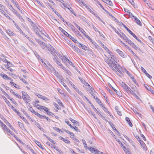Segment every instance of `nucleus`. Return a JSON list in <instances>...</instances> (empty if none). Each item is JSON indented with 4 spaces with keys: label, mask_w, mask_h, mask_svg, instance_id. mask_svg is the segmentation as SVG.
I'll list each match as a JSON object with an SVG mask.
<instances>
[{
    "label": "nucleus",
    "mask_w": 154,
    "mask_h": 154,
    "mask_svg": "<svg viewBox=\"0 0 154 154\" xmlns=\"http://www.w3.org/2000/svg\"><path fill=\"white\" fill-rule=\"evenodd\" d=\"M38 43L41 46V47L43 49H44L45 47H46V46L47 45V44H45L44 42H43L41 41H38Z\"/></svg>",
    "instance_id": "9b49d317"
},
{
    "label": "nucleus",
    "mask_w": 154,
    "mask_h": 154,
    "mask_svg": "<svg viewBox=\"0 0 154 154\" xmlns=\"http://www.w3.org/2000/svg\"><path fill=\"white\" fill-rule=\"evenodd\" d=\"M69 38L71 39L73 42H74L75 43H77V40L75 39V38L72 36L71 35H70L69 36Z\"/></svg>",
    "instance_id": "e433bc0d"
},
{
    "label": "nucleus",
    "mask_w": 154,
    "mask_h": 154,
    "mask_svg": "<svg viewBox=\"0 0 154 154\" xmlns=\"http://www.w3.org/2000/svg\"><path fill=\"white\" fill-rule=\"evenodd\" d=\"M91 91L90 92V94L93 97V98L95 99H97V97H96V95L95 94V93H96L95 92V91H94L93 89L92 88H91Z\"/></svg>",
    "instance_id": "6e6552de"
},
{
    "label": "nucleus",
    "mask_w": 154,
    "mask_h": 154,
    "mask_svg": "<svg viewBox=\"0 0 154 154\" xmlns=\"http://www.w3.org/2000/svg\"><path fill=\"white\" fill-rule=\"evenodd\" d=\"M3 98L4 99L6 103L8 105V106H10L11 105V104L9 102V101L5 97H4Z\"/></svg>",
    "instance_id": "79ce46f5"
},
{
    "label": "nucleus",
    "mask_w": 154,
    "mask_h": 154,
    "mask_svg": "<svg viewBox=\"0 0 154 154\" xmlns=\"http://www.w3.org/2000/svg\"><path fill=\"white\" fill-rule=\"evenodd\" d=\"M33 30L35 32V33L38 34H39V29L37 27V26H36L35 27H34L33 28Z\"/></svg>",
    "instance_id": "c85d7f7f"
},
{
    "label": "nucleus",
    "mask_w": 154,
    "mask_h": 154,
    "mask_svg": "<svg viewBox=\"0 0 154 154\" xmlns=\"http://www.w3.org/2000/svg\"><path fill=\"white\" fill-rule=\"evenodd\" d=\"M115 109L119 115L120 116H121L122 115L121 112L119 111L118 107L117 106H116L115 107Z\"/></svg>",
    "instance_id": "c756f323"
},
{
    "label": "nucleus",
    "mask_w": 154,
    "mask_h": 154,
    "mask_svg": "<svg viewBox=\"0 0 154 154\" xmlns=\"http://www.w3.org/2000/svg\"><path fill=\"white\" fill-rule=\"evenodd\" d=\"M0 12L2 14H3L6 17H7V16H8V15L5 13V12L4 11L2 10L1 11H0Z\"/></svg>",
    "instance_id": "0e129e2a"
},
{
    "label": "nucleus",
    "mask_w": 154,
    "mask_h": 154,
    "mask_svg": "<svg viewBox=\"0 0 154 154\" xmlns=\"http://www.w3.org/2000/svg\"><path fill=\"white\" fill-rule=\"evenodd\" d=\"M17 29L19 32L22 35L24 36L25 37H27V35H26L25 33L22 31L20 27Z\"/></svg>",
    "instance_id": "6ab92c4d"
},
{
    "label": "nucleus",
    "mask_w": 154,
    "mask_h": 154,
    "mask_svg": "<svg viewBox=\"0 0 154 154\" xmlns=\"http://www.w3.org/2000/svg\"><path fill=\"white\" fill-rule=\"evenodd\" d=\"M35 125L38 127V128L40 130L42 131H43L44 130V129L43 128L41 127V125H40V124L38 122H35Z\"/></svg>",
    "instance_id": "393cba45"
},
{
    "label": "nucleus",
    "mask_w": 154,
    "mask_h": 154,
    "mask_svg": "<svg viewBox=\"0 0 154 154\" xmlns=\"http://www.w3.org/2000/svg\"><path fill=\"white\" fill-rule=\"evenodd\" d=\"M90 12L91 13L93 14L97 18V17H98L97 14H95L94 12L91 9L90 10Z\"/></svg>",
    "instance_id": "e2e57ef3"
},
{
    "label": "nucleus",
    "mask_w": 154,
    "mask_h": 154,
    "mask_svg": "<svg viewBox=\"0 0 154 154\" xmlns=\"http://www.w3.org/2000/svg\"><path fill=\"white\" fill-rule=\"evenodd\" d=\"M73 23L76 27L82 33H85V31L82 28L79 26L75 22H74Z\"/></svg>",
    "instance_id": "1a4fd4ad"
},
{
    "label": "nucleus",
    "mask_w": 154,
    "mask_h": 154,
    "mask_svg": "<svg viewBox=\"0 0 154 154\" xmlns=\"http://www.w3.org/2000/svg\"><path fill=\"white\" fill-rule=\"evenodd\" d=\"M134 22L137 24L141 26V23L140 20L138 19L136 17H134Z\"/></svg>",
    "instance_id": "a211bd4d"
},
{
    "label": "nucleus",
    "mask_w": 154,
    "mask_h": 154,
    "mask_svg": "<svg viewBox=\"0 0 154 154\" xmlns=\"http://www.w3.org/2000/svg\"><path fill=\"white\" fill-rule=\"evenodd\" d=\"M121 85L122 88H123L125 91L129 87L125 82H122L121 83Z\"/></svg>",
    "instance_id": "f8f14e48"
},
{
    "label": "nucleus",
    "mask_w": 154,
    "mask_h": 154,
    "mask_svg": "<svg viewBox=\"0 0 154 154\" xmlns=\"http://www.w3.org/2000/svg\"><path fill=\"white\" fill-rule=\"evenodd\" d=\"M69 119L72 123L75 124L76 125H77V124H79V123L77 121L74 120V119L71 118H69Z\"/></svg>",
    "instance_id": "473e14b6"
},
{
    "label": "nucleus",
    "mask_w": 154,
    "mask_h": 154,
    "mask_svg": "<svg viewBox=\"0 0 154 154\" xmlns=\"http://www.w3.org/2000/svg\"><path fill=\"white\" fill-rule=\"evenodd\" d=\"M66 8L68 9L70 11V12L72 14L76 16V14L74 12V10L72 9V8H71V7H70V8L67 7L66 6Z\"/></svg>",
    "instance_id": "2f4dec72"
},
{
    "label": "nucleus",
    "mask_w": 154,
    "mask_h": 154,
    "mask_svg": "<svg viewBox=\"0 0 154 154\" xmlns=\"http://www.w3.org/2000/svg\"><path fill=\"white\" fill-rule=\"evenodd\" d=\"M60 30L61 31V32L66 36H67L68 37H69L70 35L69 34L66 32L63 29L61 28L60 27Z\"/></svg>",
    "instance_id": "ddd939ff"
},
{
    "label": "nucleus",
    "mask_w": 154,
    "mask_h": 154,
    "mask_svg": "<svg viewBox=\"0 0 154 154\" xmlns=\"http://www.w3.org/2000/svg\"><path fill=\"white\" fill-rule=\"evenodd\" d=\"M65 23L66 25L71 29L73 31H75L76 30V28L71 23L66 21L65 22Z\"/></svg>",
    "instance_id": "0eeeda50"
},
{
    "label": "nucleus",
    "mask_w": 154,
    "mask_h": 154,
    "mask_svg": "<svg viewBox=\"0 0 154 154\" xmlns=\"http://www.w3.org/2000/svg\"><path fill=\"white\" fill-rule=\"evenodd\" d=\"M46 113H47L48 115L52 116L53 115V114L52 112H50L49 111L48 112H46Z\"/></svg>",
    "instance_id": "774afa93"
},
{
    "label": "nucleus",
    "mask_w": 154,
    "mask_h": 154,
    "mask_svg": "<svg viewBox=\"0 0 154 154\" xmlns=\"http://www.w3.org/2000/svg\"><path fill=\"white\" fill-rule=\"evenodd\" d=\"M83 84L85 85V86H88L90 88H91V87L90 85L87 82H86L85 81Z\"/></svg>",
    "instance_id": "338daca9"
},
{
    "label": "nucleus",
    "mask_w": 154,
    "mask_h": 154,
    "mask_svg": "<svg viewBox=\"0 0 154 154\" xmlns=\"http://www.w3.org/2000/svg\"><path fill=\"white\" fill-rule=\"evenodd\" d=\"M46 47L48 50L50 51L51 54L53 56H54L55 53L53 51H52V50H54V49L53 47L51 46V45H47Z\"/></svg>",
    "instance_id": "20e7f679"
},
{
    "label": "nucleus",
    "mask_w": 154,
    "mask_h": 154,
    "mask_svg": "<svg viewBox=\"0 0 154 154\" xmlns=\"http://www.w3.org/2000/svg\"><path fill=\"white\" fill-rule=\"evenodd\" d=\"M0 75L5 79H7L8 77V76L5 74H2L0 73Z\"/></svg>",
    "instance_id": "37998d69"
},
{
    "label": "nucleus",
    "mask_w": 154,
    "mask_h": 154,
    "mask_svg": "<svg viewBox=\"0 0 154 154\" xmlns=\"http://www.w3.org/2000/svg\"><path fill=\"white\" fill-rule=\"evenodd\" d=\"M41 99L45 101H48L49 100L48 98L47 97L43 96H42Z\"/></svg>",
    "instance_id": "603ef678"
},
{
    "label": "nucleus",
    "mask_w": 154,
    "mask_h": 154,
    "mask_svg": "<svg viewBox=\"0 0 154 154\" xmlns=\"http://www.w3.org/2000/svg\"><path fill=\"white\" fill-rule=\"evenodd\" d=\"M141 68L142 72L145 74L146 76L150 79L152 78V77L147 72L145 69L142 66H141Z\"/></svg>",
    "instance_id": "423d86ee"
},
{
    "label": "nucleus",
    "mask_w": 154,
    "mask_h": 154,
    "mask_svg": "<svg viewBox=\"0 0 154 154\" xmlns=\"http://www.w3.org/2000/svg\"><path fill=\"white\" fill-rule=\"evenodd\" d=\"M116 51L117 53H118L122 57L124 58L125 57L126 55H125L119 49H117L116 50Z\"/></svg>",
    "instance_id": "9d476101"
},
{
    "label": "nucleus",
    "mask_w": 154,
    "mask_h": 154,
    "mask_svg": "<svg viewBox=\"0 0 154 154\" xmlns=\"http://www.w3.org/2000/svg\"><path fill=\"white\" fill-rule=\"evenodd\" d=\"M90 151L94 153L95 154V152H96V151H97V149H95L93 148V147H89L88 148Z\"/></svg>",
    "instance_id": "a878e982"
},
{
    "label": "nucleus",
    "mask_w": 154,
    "mask_h": 154,
    "mask_svg": "<svg viewBox=\"0 0 154 154\" xmlns=\"http://www.w3.org/2000/svg\"><path fill=\"white\" fill-rule=\"evenodd\" d=\"M35 143L37 144L38 145V146L40 148L42 149V150H44L45 149L44 148L42 147V146L40 142H38L37 141H36Z\"/></svg>",
    "instance_id": "72a5a7b5"
},
{
    "label": "nucleus",
    "mask_w": 154,
    "mask_h": 154,
    "mask_svg": "<svg viewBox=\"0 0 154 154\" xmlns=\"http://www.w3.org/2000/svg\"><path fill=\"white\" fill-rule=\"evenodd\" d=\"M80 47L82 48L85 51H86L87 50V47L85 45H81V46H80Z\"/></svg>",
    "instance_id": "864d4df0"
},
{
    "label": "nucleus",
    "mask_w": 154,
    "mask_h": 154,
    "mask_svg": "<svg viewBox=\"0 0 154 154\" xmlns=\"http://www.w3.org/2000/svg\"><path fill=\"white\" fill-rule=\"evenodd\" d=\"M76 91L78 93L80 94L81 96H83V94L78 89H76Z\"/></svg>",
    "instance_id": "49530a36"
},
{
    "label": "nucleus",
    "mask_w": 154,
    "mask_h": 154,
    "mask_svg": "<svg viewBox=\"0 0 154 154\" xmlns=\"http://www.w3.org/2000/svg\"><path fill=\"white\" fill-rule=\"evenodd\" d=\"M20 117L27 124H29L28 122L27 121V120L26 118L24 117L23 116H21V115L20 116Z\"/></svg>",
    "instance_id": "3c124183"
},
{
    "label": "nucleus",
    "mask_w": 154,
    "mask_h": 154,
    "mask_svg": "<svg viewBox=\"0 0 154 154\" xmlns=\"http://www.w3.org/2000/svg\"><path fill=\"white\" fill-rule=\"evenodd\" d=\"M124 151L126 154H132L131 152L128 149L124 150Z\"/></svg>",
    "instance_id": "680f3d73"
},
{
    "label": "nucleus",
    "mask_w": 154,
    "mask_h": 154,
    "mask_svg": "<svg viewBox=\"0 0 154 154\" xmlns=\"http://www.w3.org/2000/svg\"><path fill=\"white\" fill-rule=\"evenodd\" d=\"M75 34H76V35H79V36L80 37H81L82 36H81V34H80L79 32L76 29V30L75 31H73Z\"/></svg>",
    "instance_id": "a18cd8bd"
},
{
    "label": "nucleus",
    "mask_w": 154,
    "mask_h": 154,
    "mask_svg": "<svg viewBox=\"0 0 154 154\" xmlns=\"http://www.w3.org/2000/svg\"><path fill=\"white\" fill-rule=\"evenodd\" d=\"M126 91L128 93L131 94L132 95H133V94H134V92L133 90H132L129 87L126 90Z\"/></svg>",
    "instance_id": "f3484780"
},
{
    "label": "nucleus",
    "mask_w": 154,
    "mask_h": 154,
    "mask_svg": "<svg viewBox=\"0 0 154 154\" xmlns=\"http://www.w3.org/2000/svg\"><path fill=\"white\" fill-rule=\"evenodd\" d=\"M6 32L10 36H14L15 35L14 33L9 29L6 30Z\"/></svg>",
    "instance_id": "4468645a"
},
{
    "label": "nucleus",
    "mask_w": 154,
    "mask_h": 154,
    "mask_svg": "<svg viewBox=\"0 0 154 154\" xmlns=\"http://www.w3.org/2000/svg\"><path fill=\"white\" fill-rule=\"evenodd\" d=\"M100 44L101 45L102 47L105 50H107L108 51H109V50L108 49V48H107L104 45V44L103 43L101 42H100Z\"/></svg>",
    "instance_id": "de8ad7c7"
},
{
    "label": "nucleus",
    "mask_w": 154,
    "mask_h": 154,
    "mask_svg": "<svg viewBox=\"0 0 154 154\" xmlns=\"http://www.w3.org/2000/svg\"><path fill=\"white\" fill-rule=\"evenodd\" d=\"M13 136L18 141H19L20 142L21 141L13 133Z\"/></svg>",
    "instance_id": "69168bd1"
},
{
    "label": "nucleus",
    "mask_w": 154,
    "mask_h": 154,
    "mask_svg": "<svg viewBox=\"0 0 154 154\" xmlns=\"http://www.w3.org/2000/svg\"><path fill=\"white\" fill-rule=\"evenodd\" d=\"M128 1L131 3L134 8H137V5L134 3V2L133 0H128Z\"/></svg>",
    "instance_id": "7c9ffc66"
},
{
    "label": "nucleus",
    "mask_w": 154,
    "mask_h": 154,
    "mask_svg": "<svg viewBox=\"0 0 154 154\" xmlns=\"http://www.w3.org/2000/svg\"><path fill=\"white\" fill-rule=\"evenodd\" d=\"M122 25L128 31V32L132 35L137 40L141 42V40L139 39L134 33H133L132 31L128 28L124 24L122 23Z\"/></svg>",
    "instance_id": "f03ea898"
},
{
    "label": "nucleus",
    "mask_w": 154,
    "mask_h": 154,
    "mask_svg": "<svg viewBox=\"0 0 154 154\" xmlns=\"http://www.w3.org/2000/svg\"><path fill=\"white\" fill-rule=\"evenodd\" d=\"M105 3L109 5L110 6H112L113 5L112 1L110 0H105Z\"/></svg>",
    "instance_id": "b1692460"
},
{
    "label": "nucleus",
    "mask_w": 154,
    "mask_h": 154,
    "mask_svg": "<svg viewBox=\"0 0 154 154\" xmlns=\"http://www.w3.org/2000/svg\"><path fill=\"white\" fill-rule=\"evenodd\" d=\"M79 79L81 81V82L83 84L84 82H85V80H84L82 78L80 77H78Z\"/></svg>",
    "instance_id": "052dcab7"
},
{
    "label": "nucleus",
    "mask_w": 154,
    "mask_h": 154,
    "mask_svg": "<svg viewBox=\"0 0 154 154\" xmlns=\"http://www.w3.org/2000/svg\"><path fill=\"white\" fill-rule=\"evenodd\" d=\"M54 57L53 58V60L54 61L57 63L58 61H59L58 60V58L57 57V56L55 55V54L54 56Z\"/></svg>",
    "instance_id": "4c0bfd02"
},
{
    "label": "nucleus",
    "mask_w": 154,
    "mask_h": 154,
    "mask_svg": "<svg viewBox=\"0 0 154 154\" xmlns=\"http://www.w3.org/2000/svg\"><path fill=\"white\" fill-rule=\"evenodd\" d=\"M19 78L24 83H25L26 85L28 84V83L26 81V80L24 79L22 77H20Z\"/></svg>",
    "instance_id": "a19ab883"
},
{
    "label": "nucleus",
    "mask_w": 154,
    "mask_h": 154,
    "mask_svg": "<svg viewBox=\"0 0 154 154\" xmlns=\"http://www.w3.org/2000/svg\"><path fill=\"white\" fill-rule=\"evenodd\" d=\"M59 138L60 140L66 143H70V141L68 140L66 138H64L62 137H60Z\"/></svg>",
    "instance_id": "dca6fc26"
},
{
    "label": "nucleus",
    "mask_w": 154,
    "mask_h": 154,
    "mask_svg": "<svg viewBox=\"0 0 154 154\" xmlns=\"http://www.w3.org/2000/svg\"><path fill=\"white\" fill-rule=\"evenodd\" d=\"M82 142L83 143L85 148L86 149H88V148L87 147V143L86 142V141H85V140H82Z\"/></svg>",
    "instance_id": "ea45409f"
},
{
    "label": "nucleus",
    "mask_w": 154,
    "mask_h": 154,
    "mask_svg": "<svg viewBox=\"0 0 154 154\" xmlns=\"http://www.w3.org/2000/svg\"><path fill=\"white\" fill-rule=\"evenodd\" d=\"M2 119H3L4 121V122L6 124V125L10 127V128H11L12 126L11 125V124H10V123L8 122V121L5 119V118H3V119L2 118Z\"/></svg>",
    "instance_id": "cd10ccee"
},
{
    "label": "nucleus",
    "mask_w": 154,
    "mask_h": 154,
    "mask_svg": "<svg viewBox=\"0 0 154 154\" xmlns=\"http://www.w3.org/2000/svg\"><path fill=\"white\" fill-rule=\"evenodd\" d=\"M73 50L74 51L78 53H80L81 51L80 50L76 47Z\"/></svg>",
    "instance_id": "09e8293b"
},
{
    "label": "nucleus",
    "mask_w": 154,
    "mask_h": 154,
    "mask_svg": "<svg viewBox=\"0 0 154 154\" xmlns=\"http://www.w3.org/2000/svg\"><path fill=\"white\" fill-rule=\"evenodd\" d=\"M131 46L136 50H138L140 52H142L141 50L135 44H134V43L131 45Z\"/></svg>",
    "instance_id": "aec40b11"
},
{
    "label": "nucleus",
    "mask_w": 154,
    "mask_h": 154,
    "mask_svg": "<svg viewBox=\"0 0 154 154\" xmlns=\"http://www.w3.org/2000/svg\"><path fill=\"white\" fill-rule=\"evenodd\" d=\"M37 106H38V107H37V109L41 111H42V110H45V109H47V107L44 106H42L39 105H37Z\"/></svg>",
    "instance_id": "4be33fe9"
},
{
    "label": "nucleus",
    "mask_w": 154,
    "mask_h": 154,
    "mask_svg": "<svg viewBox=\"0 0 154 154\" xmlns=\"http://www.w3.org/2000/svg\"><path fill=\"white\" fill-rule=\"evenodd\" d=\"M54 52L55 53V54L56 53L59 57L61 58L62 57V55L59 54V53L56 51H55Z\"/></svg>",
    "instance_id": "5fc2aeb1"
},
{
    "label": "nucleus",
    "mask_w": 154,
    "mask_h": 154,
    "mask_svg": "<svg viewBox=\"0 0 154 154\" xmlns=\"http://www.w3.org/2000/svg\"><path fill=\"white\" fill-rule=\"evenodd\" d=\"M15 97H16L17 98H19V99H21V96L19 94L15 93L14 95Z\"/></svg>",
    "instance_id": "bf43d9fd"
},
{
    "label": "nucleus",
    "mask_w": 154,
    "mask_h": 154,
    "mask_svg": "<svg viewBox=\"0 0 154 154\" xmlns=\"http://www.w3.org/2000/svg\"><path fill=\"white\" fill-rule=\"evenodd\" d=\"M18 123L19 126L20 128L22 129L24 128L23 124V123L18 122Z\"/></svg>",
    "instance_id": "c9c22d12"
},
{
    "label": "nucleus",
    "mask_w": 154,
    "mask_h": 154,
    "mask_svg": "<svg viewBox=\"0 0 154 154\" xmlns=\"http://www.w3.org/2000/svg\"><path fill=\"white\" fill-rule=\"evenodd\" d=\"M65 122L66 123V124L70 126V128H73V127L71 124L69 123V122L68 121H67L66 120Z\"/></svg>",
    "instance_id": "8fccbe9b"
},
{
    "label": "nucleus",
    "mask_w": 154,
    "mask_h": 154,
    "mask_svg": "<svg viewBox=\"0 0 154 154\" xmlns=\"http://www.w3.org/2000/svg\"><path fill=\"white\" fill-rule=\"evenodd\" d=\"M108 64L112 70L116 72L120 76L123 75V73L125 72L126 70L125 68H122L112 57H111Z\"/></svg>",
    "instance_id": "f257e3e1"
},
{
    "label": "nucleus",
    "mask_w": 154,
    "mask_h": 154,
    "mask_svg": "<svg viewBox=\"0 0 154 154\" xmlns=\"http://www.w3.org/2000/svg\"><path fill=\"white\" fill-rule=\"evenodd\" d=\"M125 40L126 42L129 44L131 45L133 43V42L130 40L127 37L125 38Z\"/></svg>",
    "instance_id": "5701e85b"
},
{
    "label": "nucleus",
    "mask_w": 154,
    "mask_h": 154,
    "mask_svg": "<svg viewBox=\"0 0 154 154\" xmlns=\"http://www.w3.org/2000/svg\"><path fill=\"white\" fill-rule=\"evenodd\" d=\"M29 110L32 113L34 114L36 113V112L32 107H30L29 109Z\"/></svg>",
    "instance_id": "6e6d98bb"
},
{
    "label": "nucleus",
    "mask_w": 154,
    "mask_h": 154,
    "mask_svg": "<svg viewBox=\"0 0 154 154\" xmlns=\"http://www.w3.org/2000/svg\"><path fill=\"white\" fill-rule=\"evenodd\" d=\"M125 120L127 122L128 124L129 125V126H130L131 127H132L133 126V125L132 123L131 122L129 118L127 117L125 118Z\"/></svg>",
    "instance_id": "412c9836"
},
{
    "label": "nucleus",
    "mask_w": 154,
    "mask_h": 154,
    "mask_svg": "<svg viewBox=\"0 0 154 154\" xmlns=\"http://www.w3.org/2000/svg\"><path fill=\"white\" fill-rule=\"evenodd\" d=\"M103 109L106 112L108 113L111 116V114H110V112L105 107H104L103 108Z\"/></svg>",
    "instance_id": "13d9d810"
},
{
    "label": "nucleus",
    "mask_w": 154,
    "mask_h": 154,
    "mask_svg": "<svg viewBox=\"0 0 154 154\" xmlns=\"http://www.w3.org/2000/svg\"><path fill=\"white\" fill-rule=\"evenodd\" d=\"M15 14L18 17L20 20L22 22L24 21V20L23 17L20 16V15L17 12V11L15 10L13 11Z\"/></svg>",
    "instance_id": "39448f33"
},
{
    "label": "nucleus",
    "mask_w": 154,
    "mask_h": 154,
    "mask_svg": "<svg viewBox=\"0 0 154 154\" xmlns=\"http://www.w3.org/2000/svg\"><path fill=\"white\" fill-rule=\"evenodd\" d=\"M139 142L140 143V145H141L142 147L145 149H146V145L144 142L142 141L141 140H139Z\"/></svg>",
    "instance_id": "2eb2a0df"
},
{
    "label": "nucleus",
    "mask_w": 154,
    "mask_h": 154,
    "mask_svg": "<svg viewBox=\"0 0 154 154\" xmlns=\"http://www.w3.org/2000/svg\"><path fill=\"white\" fill-rule=\"evenodd\" d=\"M49 6L51 8V10L53 11H54L57 15H58V14H59V13L55 10L52 7L51 5H49Z\"/></svg>",
    "instance_id": "f704fd0d"
},
{
    "label": "nucleus",
    "mask_w": 154,
    "mask_h": 154,
    "mask_svg": "<svg viewBox=\"0 0 154 154\" xmlns=\"http://www.w3.org/2000/svg\"><path fill=\"white\" fill-rule=\"evenodd\" d=\"M126 72V73L130 77L131 79L133 76L126 69V70H125V72Z\"/></svg>",
    "instance_id": "c03bdc74"
},
{
    "label": "nucleus",
    "mask_w": 154,
    "mask_h": 154,
    "mask_svg": "<svg viewBox=\"0 0 154 154\" xmlns=\"http://www.w3.org/2000/svg\"><path fill=\"white\" fill-rule=\"evenodd\" d=\"M54 105L55 106V107L57 108V109H60V108H59V106L56 103L54 102L53 103Z\"/></svg>",
    "instance_id": "4d7b16f0"
},
{
    "label": "nucleus",
    "mask_w": 154,
    "mask_h": 154,
    "mask_svg": "<svg viewBox=\"0 0 154 154\" xmlns=\"http://www.w3.org/2000/svg\"><path fill=\"white\" fill-rule=\"evenodd\" d=\"M22 98L25 101L26 103H28L30 101V97L26 94H24L23 91L22 92Z\"/></svg>",
    "instance_id": "7ed1b4c3"
},
{
    "label": "nucleus",
    "mask_w": 154,
    "mask_h": 154,
    "mask_svg": "<svg viewBox=\"0 0 154 154\" xmlns=\"http://www.w3.org/2000/svg\"><path fill=\"white\" fill-rule=\"evenodd\" d=\"M10 84L11 85L14 86L15 88H20L19 86L18 85L16 84L14 82H10Z\"/></svg>",
    "instance_id": "bb28decb"
},
{
    "label": "nucleus",
    "mask_w": 154,
    "mask_h": 154,
    "mask_svg": "<svg viewBox=\"0 0 154 154\" xmlns=\"http://www.w3.org/2000/svg\"><path fill=\"white\" fill-rule=\"evenodd\" d=\"M119 35L121 37V38H122L123 39L125 40V38L127 36L126 35L123 33H122V34H120V33H119Z\"/></svg>",
    "instance_id": "58836bf2"
}]
</instances>
